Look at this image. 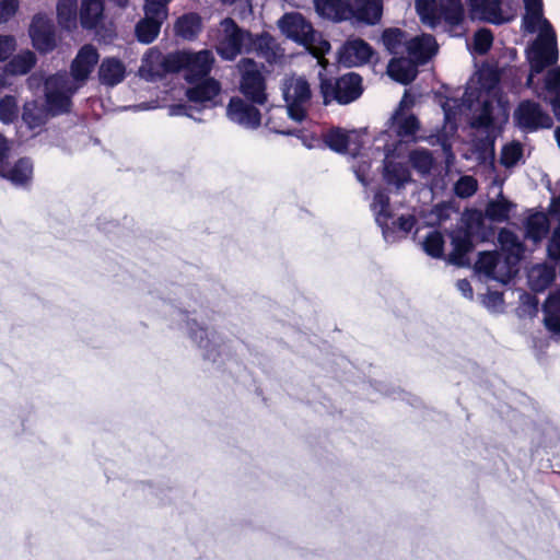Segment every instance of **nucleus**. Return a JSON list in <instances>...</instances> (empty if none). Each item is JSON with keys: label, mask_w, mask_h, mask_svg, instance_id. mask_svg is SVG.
Masks as SVG:
<instances>
[{"label": "nucleus", "mask_w": 560, "mask_h": 560, "mask_svg": "<svg viewBox=\"0 0 560 560\" xmlns=\"http://www.w3.org/2000/svg\"><path fill=\"white\" fill-rule=\"evenodd\" d=\"M319 18L332 23L352 21L364 25H376L383 16V0H314Z\"/></svg>", "instance_id": "f257e3e1"}, {"label": "nucleus", "mask_w": 560, "mask_h": 560, "mask_svg": "<svg viewBox=\"0 0 560 560\" xmlns=\"http://www.w3.org/2000/svg\"><path fill=\"white\" fill-rule=\"evenodd\" d=\"M447 236L452 245L447 261L456 267H469L468 255L475 250L476 242L487 240L482 212L478 209L465 211L460 223L448 231Z\"/></svg>", "instance_id": "f03ea898"}, {"label": "nucleus", "mask_w": 560, "mask_h": 560, "mask_svg": "<svg viewBox=\"0 0 560 560\" xmlns=\"http://www.w3.org/2000/svg\"><path fill=\"white\" fill-rule=\"evenodd\" d=\"M69 75L67 72L57 73L45 81L46 107L33 101L24 105L23 121L31 128L43 126L49 115H58L69 107Z\"/></svg>", "instance_id": "7ed1b4c3"}, {"label": "nucleus", "mask_w": 560, "mask_h": 560, "mask_svg": "<svg viewBox=\"0 0 560 560\" xmlns=\"http://www.w3.org/2000/svg\"><path fill=\"white\" fill-rule=\"evenodd\" d=\"M213 62V55L208 49L198 52L182 50L167 55L162 66L170 73H178L185 70V80L195 84L210 73Z\"/></svg>", "instance_id": "20e7f679"}, {"label": "nucleus", "mask_w": 560, "mask_h": 560, "mask_svg": "<svg viewBox=\"0 0 560 560\" xmlns=\"http://www.w3.org/2000/svg\"><path fill=\"white\" fill-rule=\"evenodd\" d=\"M363 91V79L357 72H348L338 78H320L319 92L326 106L332 102L348 105L360 98Z\"/></svg>", "instance_id": "39448f33"}, {"label": "nucleus", "mask_w": 560, "mask_h": 560, "mask_svg": "<svg viewBox=\"0 0 560 560\" xmlns=\"http://www.w3.org/2000/svg\"><path fill=\"white\" fill-rule=\"evenodd\" d=\"M526 58L533 72L541 73L547 67L557 63L559 58L557 35L548 20H544V27L538 38L526 50Z\"/></svg>", "instance_id": "423d86ee"}, {"label": "nucleus", "mask_w": 560, "mask_h": 560, "mask_svg": "<svg viewBox=\"0 0 560 560\" xmlns=\"http://www.w3.org/2000/svg\"><path fill=\"white\" fill-rule=\"evenodd\" d=\"M105 0H81L79 12L80 24L85 31H93L98 43L110 44L116 32L104 24Z\"/></svg>", "instance_id": "0eeeda50"}, {"label": "nucleus", "mask_w": 560, "mask_h": 560, "mask_svg": "<svg viewBox=\"0 0 560 560\" xmlns=\"http://www.w3.org/2000/svg\"><path fill=\"white\" fill-rule=\"evenodd\" d=\"M241 71L240 91L253 104L264 105L267 102L266 79L257 62L250 58H243L238 62Z\"/></svg>", "instance_id": "6e6552de"}, {"label": "nucleus", "mask_w": 560, "mask_h": 560, "mask_svg": "<svg viewBox=\"0 0 560 560\" xmlns=\"http://www.w3.org/2000/svg\"><path fill=\"white\" fill-rule=\"evenodd\" d=\"M513 117L516 126L527 132L550 129L553 126L550 115L541 108L539 103L532 100L520 102Z\"/></svg>", "instance_id": "1a4fd4ad"}, {"label": "nucleus", "mask_w": 560, "mask_h": 560, "mask_svg": "<svg viewBox=\"0 0 560 560\" xmlns=\"http://www.w3.org/2000/svg\"><path fill=\"white\" fill-rule=\"evenodd\" d=\"M222 25L224 37L217 50L221 58L232 61L242 52L245 37H252V34L243 31L232 18H225Z\"/></svg>", "instance_id": "9d476101"}, {"label": "nucleus", "mask_w": 560, "mask_h": 560, "mask_svg": "<svg viewBox=\"0 0 560 560\" xmlns=\"http://www.w3.org/2000/svg\"><path fill=\"white\" fill-rule=\"evenodd\" d=\"M417 9L420 13H427L432 20H444L447 24L456 26L464 19V8L460 0H439L436 8L434 1H417Z\"/></svg>", "instance_id": "9b49d317"}, {"label": "nucleus", "mask_w": 560, "mask_h": 560, "mask_svg": "<svg viewBox=\"0 0 560 560\" xmlns=\"http://www.w3.org/2000/svg\"><path fill=\"white\" fill-rule=\"evenodd\" d=\"M159 7L158 4H153V8L144 5V18L136 24V37L142 44L153 43L160 34L167 12L159 10Z\"/></svg>", "instance_id": "f8f14e48"}, {"label": "nucleus", "mask_w": 560, "mask_h": 560, "mask_svg": "<svg viewBox=\"0 0 560 560\" xmlns=\"http://www.w3.org/2000/svg\"><path fill=\"white\" fill-rule=\"evenodd\" d=\"M30 36L36 50L47 54L57 47L54 24L44 15H35L30 26Z\"/></svg>", "instance_id": "ddd939ff"}, {"label": "nucleus", "mask_w": 560, "mask_h": 560, "mask_svg": "<svg viewBox=\"0 0 560 560\" xmlns=\"http://www.w3.org/2000/svg\"><path fill=\"white\" fill-rule=\"evenodd\" d=\"M226 114L232 121L247 128L256 129L261 124V114L255 104L247 103L238 96L230 98Z\"/></svg>", "instance_id": "4468645a"}, {"label": "nucleus", "mask_w": 560, "mask_h": 560, "mask_svg": "<svg viewBox=\"0 0 560 560\" xmlns=\"http://www.w3.org/2000/svg\"><path fill=\"white\" fill-rule=\"evenodd\" d=\"M374 55L373 47L360 37L347 39L339 51L340 60L348 66L369 63Z\"/></svg>", "instance_id": "2eb2a0df"}, {"label": "nucleus", "mask_w": 560, "mask_h": 560, "mask_svg": "<svg viewBox=\"0 0 560 560\" xmlns=\"http://www.w3.org/2000/svg\"><path fill=\"white\" fill-rule=\"evenodd\" d=\"M100 60V54L92 44L83 45L72 59V82H85Z\"/></svg>", "instance_id": "dca6fc26"}, {"label": "nucleus", "mask_w": 560, "mask_h": 560, "mask_svg": "<svg viewBox=\"0 0 560 560\" xmlns=\"http://www.w3.org/2000/svg\"><path fill=\"white\" fill-rule=\"evenodd\" d=\"M468 2L470 12L481 21L495 25L508 21L502 13L501 0H468Z\"/></svg>", "instance_id": "f3484780"}, {"label": "nucleus", "mask_w": 560, "mask_h": 560, "mask_svg": "<svg viewBox=\"0 0 560 560\" xmlns=\"http://www.w3.org/2000/svg\"><path fill=\"white\" fill-rule=\"evenodd\" d=\"M388 75L396 82L408 85L418 75V63L410 58H392L387 66Z\"/></svg>", "instance_id": "a211bd4d"}, {"label": "nucleus", "mask_w": 560, "mask_h": 560, "mask_svg": "<svg viewBox=\"0 0 560 560\" xmlns=\"http://www.w3.org/2000/svg\"><path fill=\"white\" fill-rule=\"evenodd\" d=\"M98 80L103 85L115 86L126 78V66L116 57H106L98 67Z\"/></svg>", "instance_id": "6ab92c4d"}, {"label": "nucleus", "mask_w": 560, "mask_h": 560, "mask_svg": "<svg viewBox=\"0 0 560 560\" xmlns=\"http://www.w3.org/2000/svg\"><path fill=\"white\" fill-rule=\"evenodd\" d=\"M0 176L7 178L14 185H25L33 177V162L22 158L14 164H0Z\"/></svg>", "instance_id": "aec40b11"}, {"label": "nucleus", "mask_w": 560, "mask_h": 560, "mask_svg": "<svg viewBox=\"0 0 560 560\" xmlns=\"http://www.w3.org/2000/svg\"><path fill=\"white\" fill-rule=\"evenodd\" d=\"M436 42L431 35L415 37L407 46V51L417 63L423 65L428 62L436 54Z\"/></svg>", "instance_id": "412c9836"}, {"label": "nucleus", "mask_w": 560, "mask_h": 560, "mask_svg": "<svg viewBox=\"0 0 560 560\" xmlns=\"http://www.w3.org/2000/svg\"><path fill=\"white\" fill-rule=\"evenodd\" d=\"M221 92L220 83L213 78H203L195 86L187 89L186 96L192 103L211 102Z\"/></svg>", "instance_id": "4be33fe9"}, {"label": "nucleus", "mask_w": 560, "mask_h": 560, "mask_svg": "<svg viewBox=\"0 0 560 560\" xmlns=\"http://www.w3.org/2000/svg\"><path fill=\"white\" fill-rule=\"evenodd\" d=\"M542 312L545 327L560 336V290L549 293L542 304Z\"/></svg>", "instance_id": "5701e85b"}, {"label": "nucleus", "mask_w": 560, "mask_h": 560, "mask_svg": "<svg viewBox=\"0 0 560 560\" xmlns=\"http://www.w3.org/2000/svg\"><path fill=\"white\" fill-rule=\"evenodd\" d=\"M280 25L288 36L298 40H306L307 34L312 32V25L300 13L284 14Z\"/></svg>", "instance_id": "b1692460"}, {"label": "nucleus", "mask_w": 560, "mask_h": 560, "mask_svg": "<svg viewBox=\"0 0 560 560\" xmlns=\"http://www.w3.org/2000/svg\"><path fill=\"white\" fill-rule=\"evenodd\" d=\"M549 231L550 222L544 212H535L525 221V236L536 245L548 235Z\"/></svg>", "instance_id": "393cba45"}, {"label": "nucleus", "mask_w": 560, "mask_h": 560, "mask_svg": "<svg viewBox=\"0 0 560 560\" xmlns=\"http://www.w3.org/2000/svg\"><path fill=\"white\" fill-rule=\"evenodd\" d=\"M516 205L506 199L502 192L498 195L495 200H489L485 212L482 213L483 220L487 218L492 222L502 223L510 219L511 211Z\"/></svg>", "instance_id": "a878e982"}, {"label": "nucleus", "mask_w": 560, "mask_h": 560, "mask_svg": "<svg viewBox=\"0 0 560 560\" xmlns=\"http://www.w3.org/2000/svg\"><path fill=\"white\" fill-rule=\"evenodd\" d=\"M202 31V20L197 13H186L175 23L176 34L187 40H194Z\"/></svg>", "instance_id": "bb28decb"}, {"label": "nucleus", "mask_w": 560, "mask_h": 560, "mask_svg": "<svg viewBox=\"0 0 560 560\" xmlns=\"http://www.w3.org/2000/svg\"><path fill=\"white\" fill-rule=\"evenodd\" d=\"M390 127L399 138L415 137L420 129V121L413 114L394 113Z\"/></svg>", "instance_id": "cd10ccee"}, {"label": "nucleus", "mask_w": 560, "mask_h": 560, "mask_svg": "<svg viewBox=\"0 0 560 560\" xmlns=\"http://www.w3.org/2000/svg\"><path fill=\"white\" fill-rule=\"evenodd\" d=\"M285 102L307 103L312 97L311 86L304 78H292L283 89Z\"/></svg>", "instance_id": "c85d7f7f"}, {"label": "nucleus", "mask_w": 560, "mask_h": 560, "mask_svg": "<svg viewBox=\"0 0 560 560\" xmlns=\"http://www.w3.org/2000/svg\"><path fill=\"white\" fill-rule=\"evenodd\" d=\"M36 62V55L26 49L11 58L5 65V69L10 75H25L35 67Z\"/></svg>", "instance_id": "c756f323"}, {"label": "nucleus", "mask_w": 560, "mask_h": 560, "mask_svg": "<svg viewBox=\"0 0 560 560\" xmlns=\"http://www.w3.org/2000/svg\"><path fill=\"white\" fill-rule=\"evenodd\" d=\"M526 14L522 20V27L527 33H535L538 24L544 27L542 2L541 0H524Z\"/></svg>", "instance_id": "7c9ffc66"}, {"label": "nucleus", "mask_w": 560, "mask_h": 560, "mask_svg": "<svg viewBox=\"0 0 560 560\" xmlns=\"http://www.w3.org/2000/svg\"><path fill=\"white\" fill-rule=\"evenodd\" d=\"M545 89L547 92L555 94L549 100L556 118L560 121V66L549 70L545 77Z\"/></svg>", "instance_id": "2f4dec72"}, {"label": "nucleus", "mask_w": 560, "mask_h": 560, "mask_svg": "<svg viewBox=\"0 0 560 560\" xmlns=\"http://www.w3.org/2000/svg\"><path fill=\"white\" fill-rule=\"evenodd\" d=\"M253 45L258 55L268 62H273L278 58L279 46L273 36L268 32H262L260 35H257L253 40Z\"/></svg>", "instance_id": "473e14b6"}, {"label": "nucleus", "mask_w": 560, "mask_h": 560, "mask_svg": "<svg viewBox=\"0 0 560 560\" xmlns=\"http://www.w3.org/2000/svg\"><path fill=\"white\" fill-rule=\"evenodd\" d=\"M384 178L388 184H394L400 188L411 180V175L402 163L389 162L384 167Z\"/></svg>", "instance_id": "72a5a7b5"}, {"label": "nucleus", "mask_w": 560, "mask_h": 560, "mask_svg": "<svg viewBox=\"0 0 560 560\" xmlns=\"http://www.w3.org/2000/svg\"><path fill=\"white\" fill-rule=\"evenodd\" d=\"M325 144L337 153H346L350 139L347 132L339 127L330 128L324 136Z\"/></svg>", "instance_id": "f704fd0d"}, {"label": "nucleus", "mask_w": 560, "mask_h": 560, "mask_svg": "<svg viewBox=\"0 0 560 560\" xmlns=\"http://www.w3.org/2000/svg\"><path fill=\"white\" fill-rule=\"evenodd\" d=\"M412 167L422 174H428L434 166V158L428 149H416L409 154Z\"/></svg>", "instance_id": "c9c22d12"}, {"label": "nucleus", "mask_w": 560, "mask_h": 560, "mask_svg": "<svg viewBox=\"0 0 560 560\" xmlns=\"http://www.w3.org/2000/svg\"><path fill=\"white\" fill-rule=\"evenodd\" d=\"M444 237L443 234L438 231H431L428 233L423 241V249L424 252L431 256L432 258H444Z\"/></svg>", "instance_id": "e433bc0d"}, {"label": "nucleus", "mask_w": 560, "mask_h": 560, "mask_svg": "<svg viewBox=\"0 0 560 560\" xmlns=\"http://www.w3.org/2000/svg\"><path fill=\"white\" fill-rule=\"evenodd\" d=\"M498 242L503 252L509 255H515L517 258L520 257L523 245L513 231L506 228L501 229L498 234Z\"/></svg>", "instance_id": "4c0bfd02"}, {"label": "nucleus", "mask_w": 560, "mask_h": 560, "mask_svg": "<svg viewBox=\"0 0 560 560\" xmlns=\"http://www.w3.org/2000/svg\"><path fill=\"white\" fill-rule=\"evenodd\" d=\"M373 203L380 206V210L376 212L377 224L383 229H387V222L392 218L389 197L385 192L377 191L374 195Z\"/></svg>", "instance_id": "58836bf2"}, {"label": "nucleus", "mask_w": 560, "mask_h": 560, "mask_svg": "<svg viewBox=\"0 0 560 560\" xmlns=\"http://www.w3.org/2000/svg\"><path fill=\"white\" fill-rule=\"evenodd\" d=\"M523 158V145L518 141H513L503 145L501 151V164L506 167L515 166L518 161Z\"/></svg>", "instance_id": "ea45409f"}, {"label": "nucleus", "mask_w": 560, "mask_h": 560, "mask_svg": "<svg viewBox=\"0 0 560 560\" xmlns=\"http://www.w3.org/2000/svg\"><path fill=\"white\" fill-rule=\"evenodd\" d=\"M494 124L493 104L491 101H483L479 114L474 117L470 126L475 129H489Z\"/></svg>", "instance_id": "a19ab883"}, {"label": "nucleus", "mask_w": 560, "mask_h": 560, "mask_svg": "<svg viewBox=\"0 0 560 560\" xmlns=\"http://www.w3.org/2000/svg\"><path fill=\"white\" fill-rule=\"evenodd\" d=\"M499 264V255L497 252H480L476 261V269L487 276H492Z\"/></svg>", "instance_id": "79ce46f5"}, {"label": "nucleus", "mask_w": 560, "mask_h": 560, "mask_svg": "<svg viewBox=\"0 0 560 560\" xmlns=\"http://www.w3.org/2000/svg\"><path fill=\"white\" fill-rule=\"evenodd\" d=\"M404 31L397 27L386 28L382 33V40L390 54H397L402 44Z\"/></svg>", "instance_id": "37998d69"}, {"label": "nucleus", "mask_w": 560, "mask_h": 560, "mask_svg": "<svg viewBox=\"0 0 560 560\" xmlns=\"http://www.w3.org/2000/svg\"><path fill=\"white\" fill-rule=\"evenodd\" d=\"M493 34L489 28H479L474 34V49L478 55H486L492 47Z\"/></svg>", "instance_id": "c03bdc74"}, {"label": "nucleus", "mask_w": 560, "mask_h": 560, "mask_svg": "<svg viewBox=\"0 0 560 560\" xmlns=\"http://www.w3.org/2000/svg\"><path fill=\"white\" fill-rule=\"evenodd\" d=\"M18 117V101L14 96L5 95L0 101V120L4 124L12 122Z\"/></svg>", "instance_id": "a18cd8bd"}, {"label": "nucleus", "mask_w": 560, "mask_h": 560, "mask_svg": "<svg viewBox=\"0 0 560 560\" xmlns=\"http://www.w3.org/2000/svg\"><path fill=\"white\" fill-rule=\"evenodd\" d=\"M477 180L472 176H463L456 183L455 191L458 197L468 198L477 191Z\"/></svg>", "instance_id": "49530a36"}, {"label": "nucleus", "mask_w": 560, "mask_h": 560, "mask_svg": "<svg viewBox=\"0 0 560 560\" xmlns=\"http://www.w3.org/2000/svg\"><path fill=\"white\" fill-rule=\"evenodd\" d=\"M188 325L190 338L198 343V347L207 348L209 345L207 328L200 326L196 320L189 322Z\"/></svg>", "instance_id": "de8ad7c7"}, {"label": "nucleus", "mask_w": 560, "mask_h": 560, "mask_svg": "<svg viewBox=\"0 0 560 560\" xmlns=\"http://www.w3.org/2000/svg\"><path fill=\"white\" fill-rule=\"evenodd\" d=\"M547 256L550 260L560 261V223L555 228L549 238Z\"/></svg>", "instance_id": "09e8293b"}, {"label": "nucleus", "mask_w": 560, "mask_h": 560, "mask_svg": "<svg viewBox=\"0 0 560 560\" xmlns=\"http://www.w3.org/2000/svg\"><path fill=\"white\" fill-rule=\"evenodd\" d=\"M16 49V40L12 35H0V62L5 61Z\"/></svg>", "instance_id": "8fccbe9b"}, {"label": "nucleus", "mask_w": 560, "mask_h": 560, "mask_svg": "<svg viewBox=\"0 0 560 560\" xmlns=\"http://www.w3.org/2000/svg\"><path fill=\"white\" fill-rule=\"evenodd\" d=\"M19 8L18 0H0V24L11 19Z\"/></svg>", "instance_id": "3c124183"}, {"label": "nucleus", "mask_w": 560, "mask_h": 560, "mask_svg": "<svg viewBox=\"0 0 560 560\" xmlns=\"http://www.w3.org/2000/svg\"><path fill=\"white\" fill-rule=\"evenodd\" d=\"M57 18L62 27L68 28L70 26V0L58 1Z\"/></svg>", "instance_id": "603ef678"}, {"label": "nucleus", "mask_w": 560, "mask_h": 560, "mask_svg": "<svg viewBox=\"0 0 560 560\" xmlns=\"http://www.w3.org/2000/svg\"><path fill=\"white\" fill-rule=\"evenodd\" d=\"M288 114L295 121H302L306 117V110L304 108L305 103L287 102Z\"/></svg>", "instance_id": "864d4df0"}, {"label": "nucleus", "mask_w": 560, "mask_h": 560, "mask_svg": "<svg viewBox=\"0 0 560 560\" xmlns=\"http://www.w3.org/2000/svg\"><path fill=\"white\" fill-rule=\"evenodd\" d=\"M394 224H397L398 229L407 234L411 232V230L417 224V219L413 214H402L397 219V221Z\"/></svg>", "instance_id": "5fc2aeb1"}, {"label": "nucleus", "mask_w": 560, "mask_h": 560, "mask_svg": "<svg viewBox=\"0 0 560 560\" xmlns=\"http://www.w3.org/2000/svg\"><path fill=\"white\" fill-rule=\"evenodd\" d=\"M456 287L465 298L472 299L474 290L470 282L467 279H459L456 283Z\"/></svg>", "instance_id": "6e6d98bb"}, {"label": "nucleus", "mask_w": 560, "mask_h": 560, "mask_svg": "<svg viewBox=\"0 0 560 560\" xmlns=\"http://www.w3.org/2000/svg\"><path fill=\"white\" fill-rule=\"evenodd\" d=\"M548 211L552 218L560 221V195L551 198Z\"/></svg>", "instance_id": "4d7b16f0"}, {"label": "nucleus", "mask_w": 560, "mask_h": 560, "mask_svg": "<svg viewBox=\"0 0 560 560\" xmlns=\"http://www.w3.org/2000/svg\"><path fill=\"white\" fill-rule=\"evenodd\" d=\"M43 82V75L40 73H33L27 79V85L31 90H37L40 88Z\"/></svg>", "instance_id": "13d9d810"}, {"label": "nucleus", "mask_w": 560, "mask_h": 560, "mask_svg": "<svg viewBox=\"0 0 560 560\" xmlns=\"http://www.w3.org/2000/svg\"><path fill=\"white\" fill-rule=\"evenodd\" d=\"M172 0H145L144 5L153 8V4H158L159 10L167 12V5Z\"/></svg>", "instance_id": "bf43d9fd"}, {"label": "nucleus", "mask_w": 560, "mask_h": 560, "mask_svg": "<svg viewBox=\"0 0 560 560\" xmlns=\"http://www.w3.org/2000/svg\"><path fill=\"white\" fill-rule=\"evenodd\" d=\"M407 97H408V93L406 92L404 97L399 102L398 107L396 108V110L394 113H405V109H407L408 107L412 106L413 101L410 100L409 102H407Z\"/></svg>", "instance_id": "052dcab7"}, {"label": "nucleus", "mask_w": 560, "mask_h": 560, "mask_svg": "<svg viewBox=\"0 0 560 560\" xmlns=\"http://www.w3.org/2000/svg\"><path fill=\"white\" fill-rule=\"evenodd\" d=\"M8 151V145L4 138L0 135V164L2 163L3 158Z\"/></svg>", "instance_id": "680f3d73"}, {"label": "nucleus", "mask_w": 560, "mask_h": 560, "mask_svg": "<svg viewBox=\"0 0 560 560\" xmlns=\"http://www.w3.org/2000/svg\"><path fill=\"white\" fill-rule=\"evenodd\" d=\"M7 74L8 71L5 69V66L3 68L0 67V88L7 85Z\"/></svg>", "instance_id": "e2e57ef3"}, {"label": "nucleus", "mask_w": 560, "mask_h": 560, "mask_svg": "<svg viewBox=\"0 0 560 560\" xmlns=\"http://www.w3.org/2000/svg\"><path fill=\"white\" fill-rule=\"evenodd\" d=\"M71 5H72V28H74L77 26L75 25V20H77V0H72Z\"/></svg>", "instance_id": "0e129e2a"}, {"label": "nucleus", "mask_w": 560, "mask_h": 560, "mask_svg": "<svg viewBox=\"0 0 560 560\" xmlns=\"http://www.w3.org/2000/svg\"><path fill=\"white\" fill-rule=\"evenodd\" d=\"M491 300L493 302H497V301H502V293L495 291V292H492L491 295H490Z\"/></svg>", "instance_id": "69168bd1"}, {"label": "nucleus", "mask_w": 560, "mask_h": 560, "mask_svg": "<svg viewBox=\"0 0 560 560\" xmlns=\"http://www.w3.org/2000/svg\"><path fill=\"white\" fill-rule=\"evenodd\" d=\"M535 74H537V73L533 72V70L530 69V72H529V74L527 77V80H526V85L527 86H530V84L533 83Z\"/></svg>", "instance_id": "338daca9"}, {"label": "nucleus", "mask_w": 560, "mask_h": 560, "mask_svg": "<svg viewBox=\"0 0 560 560\" xmlns=\"http://www.w3.org/2000/svg\"><path fill=\"white\" fill-rule=\"evenodd\" d=\"M555 138L557 140L558 147L560 148V126L555 130Z\"/></svg>", "instance_id": "774afa93"}]
</instances>
